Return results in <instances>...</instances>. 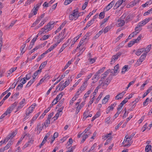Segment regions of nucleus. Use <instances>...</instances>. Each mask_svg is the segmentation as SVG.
I'll return each instance as SVG.
<instances>
[{
    "instance_id": "nucleus-1",
    "label": "nucleus",
    "mask_w": 152,
    "mask_h": 152,
    "mask_svg": "<svg viewBox=\"0 0 152 152\" xmlns=\"http://www.w3.org/2000/svg\"><path fill=\"white\" fill-rule=\"evenodd\" d=\"M57 22V21L56 22L50 21L46 26H45L41 29L39 31V33H40V34L42 33L44 34V33H46L54 27V26L56 23Z\"/></svg>"
},
{
    "instance_id": "nucleus-2",
    "label": "nucleus",
    "mask_w": 152,
    "mask_h": 152,
    "mask_svg": "<svg viewBox=\"0 0 152 152\" xmlns=\"http://www.w3.org/2000/svg\"><path fill=\"white\" fill-rule=\"evenodd\" d=\"M79 8H77L72 12H70L69 15V18L77 19L79 16H82L83 13V12H79Z\"/></svg>"
},
{
    "instance_id": "nucleus-3",
    "label": "nucleus",
    "mask_w": 152,
    "mask_h": 152,
    "mask_svg": "<svg viewBox=\"0 0 152 152\" xmlns=\"http://www.w3.org/2000/svg\"><path fill=\"white\" fill-rule=\"evenodd\" d=\"M122 54V53L121 52H119L115 55L113 56L111 61V64H112V63H113L115 62V61L118 58H119Z\"/></svg>"
},
{
    "instance_id": "nucleus-4",
    "label": "nucleus",
    "mask_w": 152,
    "mask_h": 152,
    "mask_svg": "<svg viewBox=\"0 0 152 152\" xmlns=\"http://www.w3.org/2000/svg\"><path fill=\"white\" fill-rule=\"evenodd\" d=\"M115 2V0H113L105 8L104 10L107 11L110 10L113 6Z\"/></svg>"
},
{
    "instance_id": "nucleus-5",
    "label": "nucleus",
    "mask_w": 152,
    "mask_h": 152,
    "mask_svg": "<svg viewBox=\"0 0 152 152\" xmlns=\"http://www.w3.org/2000/svg\"><path fill=\"white\" fill-rule=\"evenodd\" d=\"M85 89V87H83V86H81L78 89V91L76 93V96H77V97H78L80 94Z\"/></svg>"
},
{
    "instance_id": "nucleus-6",
    "label": "nucleus",
    "mask_w": 152,
    "mask_h": 152,
    "mask_svg": "<svg viewBox=\"0 0 152 152\" xmlns=\"http://www.w3.org/2000/svg\"><path fill=\"white\" fill-rule=\"evenodd\" d=\"M125 23V22L124 20H118L116 23V25L118 27L122 26H124Z\"/></svg>"
},
{
    "instance_id": "nucleus-7",
    "label": "nucleus",
    "mask_w": 152,
    "mask_h": 152,
    "mask_svg": "<svg viewBox=\"0 0 152 152\" xmlns=\"http://www.w3.org/2000/svg\"><path fill=\"white\" fill-rule=\"evenodd\" d=\"M41 4L39 3L35 5L33 8V11L34 14H37V11L38 10L39 8V7Z\"/></svg>"
},
{
    "instance_id": "nucleus-8",
    "label": "nucleus",
    "mask_w": 152,
    "mask_h": 152,
    "mask_svg": "<svg viewBox=\"0 0 152 152\" xmlns=\"http://www.w3.org/2000/svg\"><path fill=\"white\" fill-rule=\"evenodd\" d=\"M125 142H127L128 144H125L124 145V147H126L128 146H130L132 144V142H130V140L131 139H130V137H126V136L125 137Z\"/></svg>"
},
{
    "instance_id": "nucleus-9",
    "label": "nucleus",
    "mask_w": 152,
    "mask_h": 152,
    "mask_svg": "<svg viewBox=\"0 0 152 152\" xmlns=\"http://www.w3.org/2000/svg\"><path fill=\"white\" fill-rule=\"evenodd\" d=\"M149 22L148 20H144L141 22L139 23L138 25L139 27H142V26L146 24L148 22Z\"/></svg>"
},
{
    "instance_id": "nucleus-10",
    "label": "nucleus",
    "mask_w": 152,
    "mask_h": 152,
    "mask_svg": "<svg viewBox=\"0 0 152 152\" xmlns=\"http://www.w3.org/2000/svg\"><path fill=\"white\" fill-rule=\"evenodd\" d=\"M116 104V103H114L113 104H112L111 106L108 107L106 111L107 113H108L110 110H113L114 107L115 106Z\"/></svg>"
},
{
    "instance_id": "nucleus-11",
    "label": "nucleus",
    "mask_w": 152,
    "mask_h": 152,
    "mask_svg": "<svg viewBox=\"0 0 152 152\" xmlns=\"http://www.w3.org/2000/svg\"><path fill=\"white\" fill-rule=\"evenodd\" d=\"M41 124L39 123L37 125V127L35 129V131L36 130H38L39 131V133H38L39 134L41 131L43 129V126H40Z\"/></svg>"
},
{
    "instance_id": "nucleus-12",
    "label": "nucleus",
    "mask_w": 152,
    "mask_h": 152,
    "mask_svg": "<svg viewBox=\"0 0 152 152\" xmlns=\"http://www.w3.org/2000/svg\"><path fill=\"white\" fill-rule=\"evenodd\" d=\"M63 94L64 93L62 92L60 93L59 94H58L56 96V97L54 99V102L55 101H56V100L58 101V100H60L62 98L63 95Z\"/></svg>"
},
{
    "instance_id": "nucleus-13",
    "label": "nucleus",
    "mask_w": 152,
    "mask_h": 152,
    "mask_svg": "<svg viewBox=\"0 0 152 152\" xmlns=\"http://www.w3.org/2000/svg\"><path fill=\"white\" fill-rule=\"evenodd\" d=\"M110 98V95H106L105 97H104L102 100V104H105L108 101V99Z\"/></svg>"
},
{
    "instance_id": "nucleus-14",
    "label": "nucleus",
    "mask_w": 152,
    "mask_h": 152,
    "mask_svg": "<svg viewBox=\"0 0 152 152\" xmlns=\"http://www.w3.org/2000/svg\"><path fill=\"white\" fill-rule=\"evenodd\" d=\"M72 41L71 40L70 41V39H68L67 42L63 45L61 48L64 50L67 46L70 44Z\"/></svg>"
},
{
    "instance_id": "nucleus-15",
    "label": "nucleus",
    "mask_w": 152,
    "mask_h": 152,
    "mask_svg": "<svg viewBox=\"0 0 152 152\" xmlns=\"http://www.w3.org/2000/svg\"><path fill=\"white\" fill-rule=\"evenodd\" d=\"M152 90V86L148 88L146 92L144 93L142 96V98H144Z\"/></svg>"
},
{
    "instance_id": "nucleus-16",
    "label": "nucleus",
    "mask_w": 152,
    "mask_h": 152,
    "mask_svg": "<svg viewBox=\"0 0 152 152\" xmlns=\"http://www.w3.org/2000/svg\"><path fill=\"white\" fill-rule=\"evenodd\" d=\"M82 34H80L78 36H77L75 38H74V40L72 41V44L71 47H72L73 45L75 43L77 40L81 36Z\"/></svg>"
},
{
    "instance_id": "nucleus-17",
    "label": "nucleus",
    "mask_w": 152,
    "mask_h": 152,
    "mask_svg": "<svg viewBox=\"0 0 152 152\" xmlns=\"http://www.w3.org/2000/svg\"><path fill=\"white\" fill-rule=\"evenodd\" d=\"M111 79H109V78H107L104 81L103 83V86H104L106 85L107 87L111 81Z\"/></svg>"
},
{
    "instance_id": "nucleus-18",
    "label": "nucleus",
    "mask_w": 152,
    "mask_h": 152,
    "mask_svg": "<svg viewBox=\"0 0 152 152\" xmlns=\"http://www.w3.org/2000/svg\"><path fill=\"white\" fill-rule=\"evenodd\" d=\"M128 65H125L122 68L121 73L122 74H124L126 72L128 71Z\"/></svg>"
},
{
    "instance_id": "nucleus-19",
    "label": "nucleus",
    "mask_w": 152,
    "mask_h": 152,
    "mask_svg": "<svg viewBox=\"0 0 152 152\" xmlns=\"http://www.w3.org/2000/svg\"><path fill=\"white\" fill-rule=\"evenodd\" d=\"M144 48H142L140 49H139L136 52V54L137 56H139L144 51Z\"/></svg>"
},
{
    "instance_id": "nucleus-20",
    "label": "nucleus",
    "mask_w": 152,
    "mask_h": 152,
    "mask_svg": "<svg viewBox=\"0 0 152 152\" xmlns=\"http://www.w3.org/2000/svg\"><path fill=\"white\" fill-rule=\"evenodd\" d=\"M35 80L32 79L25 86V88H27L30 86L34 82Z\"/></svg>"
},
{
    "instance_id": "nucleus-21",
    "label": "nucleus",
    "mask_w": 152,
    "mask_h": 152,
    "mask_svg": "<svg viewBox=\"0 0 152 152\" xmlns=\"http://www.w3.org/2000/svg\"><path fill=\"white\" fill-rule=\"evenodd\" d=\"M40 73L41 72L40 70H37L34 73L33 75L32 76L33 77L32 79L35 80V78L36 76Z\"/></svg>"
},
{
    "instance_id": "nucleus-22",
    "label": "nucleus",
    "mask_w": 152,
    "mask_h": 152,
    "mask_svg": "<svg viewBox=\"0 0 152 152\" xmlns=\"http://www.w3.org/2000/svg\"><path fill=\"white\" fill-rule=\"evenodd\" d=\"M146 53H143L140 57L139 58L140 61L142 62L146 56Z\"/></svg>"
},
{
    "instance_id": "nucleus-23",
    "label": "nucleus",
    "mask_w": 152,
    "mask_h": 152,
    "mask_svg": "<svg viewBox=\"0 0 152 152\" xmlns=\"http://www.w3.org/2000/svg\"><path fill=\"white\" fill-rule=\"evenodd\" d=\"M42 46H41L40 45H38L36 47H35L33 49L31 50L29 52V54H31L33 52H34L36 50H37L38 49L42 48Z\"/></svg>"
},
{
    "instance_id": "nucleus-24",
    "label": "nucleus",
    "mask_w": 152,
    "mask_h": 152,
    "mask_svg": "<svg viewBox=\"0 0 152 152\" xmlns=\"http://www.w3.org/2000/svg\"><path fill=\"white\" fill-rule=\"evenodd\" d=\"M12 144V141H10L6 145V146L4 147V149L5 150H7L8 149Z\"/></svg>"
},
{
    "instance_id": "nucleus-25",
    "label": "nucleus",
    "mask_w": 152,
    "mask_h": 152,
    "mask_svg": "<svg viewBox=\"0 0 152 152\" xmlns=\"http://www.w3.org/2000/svg\"><path fill=\"white\" fill-rule=\"evenodd\" d=\"M100 115V112L98 111L97 112L95 115L92 118L91 121H93L96 118L98 117Z\"/></svg>"
},
{
    "instance_id": "nucleus-26",
    "label": "nucleus",
    "mask_w": 152,
    "mask_h": 152,
    "mask_svg": "<svg viewBox=\"0 0 152 152\" xmlns=\"http://www.w3.org/2000/svg\"><path fill=\"white\" fill-rule=\"evenodd\" d=\"M151 45H149L147 46V48H144L145 50L144 51L145 52V53H146V54L148 53L149 51L150 50L151 48Z\"/></svg>"
},
{
    "instance_id": "nucleus-27",
    "label": "nucleus",
    "mask_w": 152,
    "mask_h": 152,
    "mask_svg": "<svg viewBox=\"0 0 152 152\" xmlns=\"http://www.w3.org/2000/svg\"><path fill=\"white\" fill-rule=\"evenodd\" d=\"M137 28H135V31L133 32L131 34H133V35H132V37H133L134 36V35H136L137 34L139 33V32L140 31V29H139V30H136Z\"/></svg>"
},
{
    "instance_id": "nucleus-28",
    "label": "nucleus",
    "mask_w": 152,
    "mask_h": 152,
    "mask_svg": "<svg viewBox=\"0 0 152 152\" xmlns=\"http://www.w3.org/2000/svg\"><path fill=\"white\" fill-rule=\"evenodd\" d=\"M99 73L98 72H96V73L94 75V76L93 77V78L92 79H96V80H97L99 78Z\"/></svg>"
},
{
    "instance_id": "nucleus-29",
    "label": "nucleus",
    "mask_w": 152,
    "mask_h": 152,
    "mask_svg": "<svg viewBox=\"0 0 152 152\" xmlns=\"http://www.w3.org/2000/svg\"><path fill=\"white\" fill-rule=\"evenodd\" d=\"M93 23V21L92 20H91L89 21L88 24H87L86 26V27H85L84 28L83 30H85L87 28H88L89 26H90Z\"/></svg>"
},
{
    "instance_id": "nucleus-30",
    "label": "nucleus",
    "mask_w": 152,
    "mask_h": 152,
    "mask_svg": "<svg viewBox=\"0 0 152 152\" xmlns=\"http://www.w3.org/2000/svg\"><path fill=\"white\" fill-rule=\"evenodd\" d=\"M17 20H15L13 21H12L11 23L10 24L9 26L7 28V29H9L10 28H11L12 27V26L14 25L15 24V23L16 22Z\"/></svg>"
},
{
    "instance_id": "nucleus-31",
    "label": "nucleus",
    "mask_w": 152,
    "mask_h": 152,
    "mask_svg": "<svg viewBox=\"0 0 152 152\" xmlns=\"http://www.w3.org/2000/svg\"><path fill=\"white\" fill-rule=\"evenodd\" d=\"M10 89L11 87H10L5 91L3 92L0 96V99H1L2 98L7 94V92L9 91L10 90Z\"/></svg>"
},
{
    "instance_id": "nucleus-32",
    "label": "nucleus",
    "mask_w": 152,
    "mask_h": 152,
    "mask_svg": "<svg viewBox=\"0 0 152 152\" xmlns=\"http://www.w3.org/2000/svg\"><path fill=\"white\" fill-rule=\"evenodd\" d=\"M135 43H137V42L135 41V40L134 39L128 43V45L129 47H131Z\"/></svg>"
},
{
    "instance_id": "nucleus-33",
    "label": "nucleus",
    "mask_w": 152,
    "mask_h": 152,
    "mask_svg": "<svg viewBox=\"0 0 152 152\" xmlns=\"http://www.w3.org/2000/svg\"><path fill=\"white\" fill-rule=\"evenodd\" d=\"M140 1V0H134L133 1L131 2L132 3V6H134V5H136L137 3H139Z\"/></svg>"
},
{
    "instance_id": "nucleus-34",
    "label": "nucleus",
    "mask_w": 152,
    "mask_h": 152,
    "mask_svg": "<svg viewBox=\"0 0 152 152\" xmlns=\"http://www.w3.org/2000/svg\"><path fill=\"white\" fill-rule=\"evenodd\" d=\"M71 61H69L66 65L64 66V69H63V71H65L66 69L69 66V65L71 64Z\"/></svg>"
},
{
    "instance_id": "nucleus-35",
    "label": "nucleus",
    "mask_w": 152,
    "mask_h": 152,
    "mask_svg": "<svg viewBox=\"0 0 152 152\" xmlns=\"http://www.w3.org/2000/svg\"><path fill=\"white\" fill-rule=\"evenodd\" d=\"M150 13H152V7L150 9L148 10L147 12H145L144 13L143 15L145 16L150 14Z\"/></svg>"
},
{
    "instance_id": "nucleus-36",
    "label": "nucleus",
    "mask_w": 152,
    "mask_h": 152,
    "mask_svg": "<svg viewBox=\"0 0 152 152\" xmlns=\"http://www.w3.org/2000/svg\"><path fill=\"white\" fill-rule=\"evenodd\" d=\"M12 111V110L11 108L10 107H9L4 113L7 115L8 114L11 113Z\"/></svg>"
},
{
    "instance_id": "nucleus-37",
    "label": "nucleus",
    "mask_w": 152,
    "mask_h": 152,
    "mask_svg": "<svg viewBox=\"0 0 152 152\" xmlns=\"http://www.w3.org/2000/svg\"><path fill=\"white\" fill-rule=\"evenodd\" d=\"M151 146L150 145H147L145 148V151H150L151 150Z\"/></svg>"
},
{
    "instance_id": "nucleus-38",
    "label": "nucleus",
    "mask_w": 152,
    "mask_h": 152,
    "mask_svg": "<svg viewBox=\"0 0 152 152\" xmlns=\"http://www.w3.org/2000/svg\"><path fill=\"white\" fill-rule=\"evenodd\" d=\"M104 12L103 11L102 12H101L99 15V18H101V19L103 18L104 16Z\"/></svg>"
},
{
    "instance_id": "nucleus-39",
    "label": "nucleus",
    "mask_w": 152,
    "mask_h": 152,
    "mask_svg": "<svg viewBox=\"0 0 152 152\" xmlns=\"http://www.w3.org/2000/svg\"><path fill=\"white\" fill-rule=\"evenodd\" d=\"M50 37V35H44L43 36L42 38L40 39L41 40H44L48 38L49 37Z\"/></svg>"
},
{
    "instance_id": "nucleus-40",
    "label": "nucleus",
    "mask_w": 152,
    "mask_h": 152,
    "mask_svg": "<svg viewBox=\"0 0 152 152\" xmlns=\"http://www.w3.org/2000/svg\"><path fill=\"white\" fill-rule=\"evenodd\" d=\"M91 92V90H90L88 91L84 95V98L86 99L88 97V95L90 94Z\"/></svg>"
},
{
    "instance_id": "nucleus-41",
    "label": "nucleus",
    "mask_w": 152,
    "mask_h": 152,
    "mask_svg": "<svg viewBox=\"0 0 152 152\" xmlns=\"http://www.w3.org/2000/svg\"><path fill=\"white\" fill-rule=\"evenodd\" d=\"M73 0H66L64 3L65 5H67L70 4Z\"/></svg>"
},
{
    "instance_id": "nucleus-42",
    "label": "nucleus",
    "mask_w": 152,
    "mask_h": 152,
    "mask_svg": "<svg viewBox=\"0 0 152 152\" xmlns=\"http://www.w3.org/2000/svg\"><path fill=\"white\" fill-rule=\"evenodd\" d=\"M102 95H103V94L102 93L100 94L98 96L97 98L96 99V101L95 102L96 103H97L98 102V101L100 99H101V98L102 97Z\"/></svg>"
},
{
    "instance_id": "nucleus-43",
    "label": "nucleus",
    "mask_w": 152,
    "mask_h": 152,
    "mask_svg": "<svg viewBox=\"0 0 152 152\" xmlns=\"http://www.w3.org/2000/svg\"><path fill=\"white\" fill-rule=\"evenodd\" d=\"M110 71V69H108L107 71L105 72L102 75V76L104 75V77H106V76L108 75L109 72Z\"/></svg>"
},
{
    "instance_id": "nucleus-44",
    "label": "nucleus",
    "mask_w": 152,
    "mask_h": 152,
    "mask_svg": "<svg viewBox=\"0 0 152 152\" xmlns=\"http://www.w3.org/2000/svg\"><path fill=\"white\" fill-rule=\"evenodd\" d=\"M31 73H29L27 74L26 75V77H25L26 79V80H28L31 78Z\"/></svg>"
},
{
    "instance_id": "nucleus-45",
    "label": "nucleus",
    "mask_w": 152,
    "mask_h": 152,
    "mask_svg": "<svg viewBox=\"0 0 152 152\" xmlns=\"http://www.w3.org/2000/svg\"><path fill=\"white\" fill-rule=\"evenodd\" d=\"M40 113V112H39L35 116L33 117L32 119V121H34L39 116Z\"/></svg>"
},
{
    "instance_id": "nucleus-46",
    "label": "nucleus",
    "mask_w": 152,
    "mask_h": 152,
    "mask_svg": "<svg viewBox=\"0 0 152 152\" xmlns=\"http://www.w3.org/2000/svg\"><path fill=\"white\" fill-rule=\"evenodd\" d=\"M28 112L26 111V115L27 116H28L33 111V110L30 109L29 108H28Z\"/></svg>"
},
{
    "instance_id": "nucleus-47",
    "label": "nucleus",
    "mask_w": 152,
    "mask_h": 152,
    "mask_svg": "<svg viewBox=\"0 0 152 152\" xmlns=\"http://www.w3.org/2000/svg\"><path fill=\"white\" fill-rule=\"evenodd\" d=\"M123 97V96L121 95L120 93L116 95L115 96V99H121Z\"/></svg>"
},
{
    "instance_id": "nucleus-48",
    "label": "nucleus",
    "mask_w": 152,
    "mask_h": 152,
    "mask_svg": "<svg viewBox=\"0 0 152 152\" xmlns=\"http://www.w3.org/2000/svg\"><path fill=\"white\" fill-rule=\"evenodd\" d=\"M56 46V44H54L51 45L50 48L48 49L50 52Z\"/></svg>"
},
{
    "instance_id": "nucleus-49",
    "label": "nucleus",
    "mask_w": 152,
    "mask_h": 152,
    "mask_svg": "<svg viewBox=\"0 0 152 152\" xmlns=\"http://www.w3.org/2000/svg\"><path fill=\"white\" fill-rule=\"evenodd\" d=\"M65 76V75H62L61 76V77H60L59 79L58 80H57L56 82L54 84V85H56L62 79V77H64Z\"/></svg>"
},
{
    "instance_id": "nucleus-50",
    "label": "nucleus",
    "mask_w": 152,
    "mask_h": 152,
    "mask_svg": "<svg viewBox=\"0 0 152 152\" xmlns=\"http://www.w3.org/2000/svg\"><path fill=\"white\" fill-rule=\"evenodd\" d=\"M111 73H112V75L113 76H115L116 75V73L117 72H115V70L114 69H112L110 70V72Z\"/></svg>"
},
{
    "instance_id": "nucleus-51",
    "label": "nucleus",
    "mask_w": 152,
    "mask_h": 152,
    "mask_svg": "<svg viewBox=\"0 0 152 152\" xmlns=\"http://www.w3.org/2000/svg\"><path fill=\"white\" fill-rule=\"evenodd\" d=\"M40 22L39 20H37L32 24L31 27H34L38 24Z\"/></svg>"
},
{
    "instance_id": "nucleus-52",
    "label": "nucleus",
    "mask_w": 152,
    "mask_h": 152,
    "mask_svg": "<svg viewBox=\"0 0 152 152\" xmlns=\"http://www.w3.org/2000/svg\"><path fill=\"white\" fill-rule=\"evenodd\" d=\"M70 83L69 80H67L64 83H63V85L66 87Z\"/></svg>"
},
{
    "instance_id": "nucleus-53",
    "label": "nucleus",
    "mask_w": 152,
    "mask_h": 152,
    "mask_svg": "<svg viewBox=\"0 0 152 152\" xmlns=\"http://www.w3.org/2000/svg\"><path fill=\"white\" fill-rule=\"evenodd\" d=\"M44 56V55H43V54L42 53L40 56H39L37 59V62H39L41 59L43 58Z\"/></svg>"
},
{
    "instance_id": "nucleus-54",
    "label": "nucleus",
    "mask_w": 152,
    "mask_h": 152,
    "mask_svg": "<svg viewBox=\"0 0 152 152\" xmlns=\"http://www.w3.org/2000/svg\"><path fill=\"white\" fill-rule=\"evenodd\" d=\"M36 14H34V11H33V9H32L30 13L29 14L28 16V18H31V17L34 15H35Z\"/></svg>"
},
{
    "instance_id": "nucleus-55",
    "label": "nucleus",
    "mask_w": 152,
    "mask_h": 152,
    "mask_svg": "<svg viewBox=\"0 0 152 152\" xmlns=\"http://www.w3.org/2000/svg\"><path fill=\"white\" fill-rule=\"evenodd\" d=\"M142 37V35L141 34L136 39H134L135 40V41H136L137 42V43L139 42V41H140V40L141 38Z\"/></svg>"
},
{
    "instance_id": "nucleus-56",
    "label": "nucleus",
    "mask_w": 152,
    "mask_h": 152,
    "mask_svg": "<svg viewBox=\"0 0 152 152\" xmlns=\"http://www.w3.org/2000/svg\"><path fill=\"white\" fill-rule=\"evenodd\" d=\"M88 4V2H86L83 4L82 7V9L83 10H84L86 8Z\"/></svg>"
},
{
    "instance_id": "nucleus-57",
    "label": "nucleus",
    "mask_w": 152,
    "mask_h": 152,
    "mask_svg": "<svg viewBox=\"0 0 152 152\" xmlns=\"http://www.w3.org/2000/svg\"><path fill=\"white\" fill-rule=\"evenodd\" d=\"M17 103L16 102H15L12 104L11 106H10L9 107H10L12 110L17 105Z\"/></svg>"
},
{
    "instance_id": "nucleus-58",
    "label": "nucleus",
    "mask_w": 152,
    "mask_h": 152,
    "mask_svg": "<svg viewBox=\"0 0 152 152\" xmlns=\"http://www.w3.org/2000/svg\"><path fill=\"white\" fill-rule=\"evenodd\" d=\"M11 137L12 135H10V134H9L7 136L5 139L4 140V141H7Z\"/></svg>"
},
{
    "instance_id": "nucleus-59",
    "label": "nucleus",
    "mask_w": 152,
    "mask_h": 152,
    "mask_svg": "<svg viewBox=\"0 0 152 152\" xmlns=\"http://www.w3.org/2000/svg\"><path fill=\"white\" fill-rule=\"evenodd\" d=\"M88 137V135L86 134L84 135V136L83 137L82 140L81 141V143H83L84 142V141Z\"/></svg>"
},
{
    "instance_id": "nucleus-60",
    "label": "nucleus",
    "mask_w": 152,
    "mask_h": 152,
    "mask_svg": "<svg viewBox=\"0 0 152 152\" xmlns=\"http://www.w3.org/2000/svg\"><path fill=\"white\" fill-rule=\"evenodd\" d=\"M88 60L89 61V62L91 64H93L94 62H95V59L94 58H90L88 59Z\"/></svg>"
},
{
    "instance_id": "nucleus-61",
    "label": "nucleus",
    "mask_w": 152,
    "mask_h": 152,
    "mask_svg": "<svg viewBox=\"0 0 152 152\" xmlns=\"http://www.w3.org/2000/svg\"><path fill=\"white\" fill-rule=\"evenodd\" d=\"M110 28L109 27H106L104 29V33L105 34L110 29Z\"/></svg>"
},
{
    "instance_id": "nucleus-62",
    "label": "nucleus",
    "mask_w": 152,
    "mask_h": 152,
    "mask_svg": "<svg viewBox=\"0 0 152 152\" xmlns=\"http://www.w3.org/2000/svg\"><path fill=\"white\" fill-rule=\"evenodd\" d=\"M84 103L83 102H82L80 106L79 105H78L77 107V109H78L79 110H80L82 107H83V106L84 105Z\"/></svg>"
},
{
    "instance_id": "nucleus-63",
    "label": "nucleus",
    "mask_w": 152,
    "mask_h": 152,
    "mask_svg": "<svg viewBox=\"0 0 152 152\" xmlns=\"http://www.w3.org/2000/svg\"><path fill=\"white\" fill-rule=\"evenodd\" d=\"M147 123H146L143 126L142 128V129H143V132H144L146 129L147 128Z\"/></svg>"
},
{
    "instance_id": "nucleus-64",
    "label": "nucleus",
    "mask_w": 152,
    "mask_h": 152,
    "mask_svg": "<svg viewBox=\"0 0 152 152\" xmlns=\"http://www.w3.org/2000/svg\"><path fill=\"white\" fill-rule=\"evenodd\" d=\"M23 87V85H22V84H19L17 86L16 88V89L19 90L22 89Z\"/></svg>"
}]
</instances>
